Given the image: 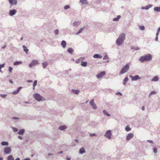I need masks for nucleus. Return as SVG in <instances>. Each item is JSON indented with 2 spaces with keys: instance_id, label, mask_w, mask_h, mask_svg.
Segmentation results:
<instances>
[{
  "instance_id": "f3484780",
  "label": "nucleus",
  "mask_w": 160,
  "mask_h": 160,
  "mask_svg": "<svg viewBox=\"0 0 160 160\" xmlns=\"http://www.w3.org/2000/svg\"><path fill=\"white\" fill-rule=\"evenodd\" d=\"M158 80V77L156 76L154 77L152 79V81H157Z\"/></svg>"
},
{
  "instance_id": "79ce46f5",
  "label": "nucleus",
  "mask_w": 160,
  "mask_h": 160,
  "mask_svg": "<svg viewBox=\"0 0 160 160\" xmlns=\"http://www.w3.org/2000/svg\"><path fill=\"white\" fill-rule=\"evenodd\" d=\"M153 152L154 153H156L157 152V149L156 148H154L153 149Z\"/></svg>"
},
{
  "instance_id": "37998d69",
  "label": "nucleus",
  "mask_w": 160,
  "mask_h": 160,
  "mask_svg": "<svg viewBox=\"0 0 160 160\" xmlns=\"http://www.w3.org/2000/svg\"><path fill=\"white\" fill-rule=\"evenodd\" d=\"M156 93V92L155 91H152L151 92L150 94H149V96L152 95Z\"/></svg>"
},
{
  "instance_id": "052dcab7",
  "label": "nucleus",
  "mask_w": 160,
  "mask_h": 160,
  "mask_svg": "<svg viewBox=\"0 0 160 160\" xmlns=\"http://www.w3.org/2000/svg\"><path fill=\"white\" fill-rule=\"evenodd\" d=\"M159 32H157L156 33V36H158V35L159 34Z\"/></svg>"
},
{
  "instance_id": "e2e57ef3",
  "label": "nucleus",
  "mask_w": 160,
  "mask_h": 160,
  "mask_svg": "<svg viewBox=\"0 0 160 160\" xmlns=\"http://www.w3.org/2000/svg\"><path fill=\"white\" fill-rule=\"evenodd\" d=\"M15 160H20V158H17Z\"/></svg>"
},
{
  "instance_id": "6e6d98bb",
  "label": "nucleus",
  "mask_w": 160,
  "mask_h": 160,
  "mask_svg": "<svg viewBox=\"0 0 160 160\" xmlns=\"http://www.w3.org/2000/svg\"><path fill=\"white\" fill-rule=\"evenodd\" d=\"M144 106L142 107L141 109L142 110H144Z\"/></svg>"
},
{
  "instance_id": "393cba45",
  "label": "nucleus",
  "mask_w": 160,
  "mask_h": 160,
  "mask_svg": "<svg viewBox=\"0 0 160 160\" xmlns=\"http://www.w3.org/2000/svg\"><path fill=\"white\" fill-rule=\"evenodd\" d=\"M1 144L2 146H8V143L7 142H2L1 143Z\"/></svg>"
},
{
  "instance_id": "5fc2aeb1",
  "label": "nucleus",
  "mask_w": 160,
  "mask_h": 160,
  "mask_svg": "<svg viewBox=\"0 0 160 160\" xmlns=\"http://www.w3.org/2000/svg\"><path fill=\"white\" fill-rule=\"evenodd\" d=\"M18 138L19 139H22V137L21 136H19L18 137Z\"/></svg>"
},
{
  "instance_id": "4468645a",
  "label": "nucleus",
  "mask_w": 160,
  "mask_h": 160,
  "mask_svg": "<svg viewBox=\"0 0 160 160\" xmlns=\"http://www.w3.org/2000/svg\"><path fill=\"white\" fill-rule=\"evenodd\" d=\"M93 57L95 58H102V56L98 54H95L94 55Z\"/></svg>"
},
{
  "instance_id": "f8f14e48",
  "label": "nucleus",
  "mask_w": 160,
  "mask_h": 160,
  "mask_svg": "<svg viewBox=\"0 0 160 160\" xmlns=\"http://www.w3.org/2000/svg\"><path fill=\"white\" fill-rule=\"evenodd\" d=\"M16 12V11L15 9L10 10L9 12V15L12 16L15 14Z\"/></svg>"
},
{
  "instance_id": "338daca9",
  "label": "nucleus",
  "mask_w": 160,
  "mask_h": 160,
  "mask_svg": "<svg viewBox=\"0 0 160 160\" xmlns=\"http://www.w3.org/2000/svg\"><path fill=\"white\" fill-rule=\"evenodd\" d=\"M62 152H62V151H61V152H58V153H62Z\"/></svg>"
},
{
  "instance_id": "aec40b11",
  "label": "nucleus",
  "mask_w": 160,
  "mask_h": 160,
  "mask_svg": "<svg viewBox=\"0 0 160 160\" xmlns=\"http://www.w3.org/2000/svg\"><path fill=\"white\" fill-rule=\"evenodd\" d=\"M121 17L120 15H119L117 16L116 18H114L113 19V21H118L119 18H120Z\"/></svg>"
},
{
  "instance_id": "a18cd8bd",
  "label": "nucleus",
  "mask_w": 160,
  "mask_h": 160,
  "mask_svg": "<svg viewBox=\"0 0 160 160\" xmlns=\"http://www.w3.org/2000/svg\"><path fill=\"white\" fill-rule=\"evenodd\" d=\"M18 92H19L18 91H17V90L16 91H15L13 92H12V94H17Z\"/></svg>"
},
{
  "instance_id": "a19ab883",
  "label": "nucleus",
  "mask_w": 160,
  "mask_h": 160,
  "mask_svg": "<svg viewBox=\"0 0 160 160\" xmlns=\"http://www.w3.org/2000/svg\"><path fill=\"white\" fill-rule=\"evenodd\" d=\"M70 8V7L69 5H66L65 7H64V9H68V8Z\"/></svg>"
},
{
  "instance_id": "bb28decb",
  "label": "nucleus",
  "mask_w": 160,
  "mask_h": 160,
  "mask_svg": "<svg viewBox=\"0 0 160 160\" xmlns=\"http://www.w3.org/2000/svg\"><path fill=\"white\" fill-rule=\"evenodd\" d=\"M103 112L105 115H107L108 116H110V115L108 114L105 110H104L103 111Z\"/></svg>"
},
{
  "instance_id": "e433bc0d",
  "label": "nucleus",
  "mask_w": 160,
  "mask_h": 160,
  "mask_svg": "<svg viewBox=\"0 0 160 160\" xmlns=\"http://www.w3.org/2000/svg\"><path fill=\"white\" fill-rule=\"evenodd\" d=\"M47 65V63L46 62H44L42 63L43 66L44 68L46 67Z\"/></svg>"
},
{
  "instance_id": "13d9d810",
  "label": "nucleus",
  "mask_w": 160,
  "mask_h": 160,
  "mask_svg": "<svg viewBox=\"0 0 160 160\" xmlns=\"http://www.w3.org/2000/svg\"><path fill=\"white\" fill-rule=\"evenodd\" d=\"M155 40L156 41H157L158 40V36H156V38H155Z\"/></svg>"
},
{
  "instance_id": "8fccbe9b",
  "label": "nucleus",
  "mask_w": 160,
  "mask_h": 160,
  "mask_svg": "<svg viewBox=\"0 0 160 160\" xmlns=\"http://www.w3.org/2000/svg\"><path fill=\"white\" fill-rule=\"evenodd\" d=\"M95 135H96L95 134H94V133H93V134L91 133L90 134V135L91 136H95Z\"/></svg>"
},
{
  "instance_id": "72a5a7b5",
  "label": "nucleus",
  "mask_w": 160,
  "mask_h": 160,
  "mask_svg": "<svg viewBox=\"0 0 160 160\" xmlns=\"http://www.w3.org/2000/svg\"><path fill=\"white\" fill-rule=\"evenodd\" d=\"M37 81L36 80H35L34 81V82L33 85V89H34V88H35V86L37 85Z\"/></svg>"
},
{
  "instance_id": "a878e982",
  "label": "nucleus",
  "mask_w": 160,
  "mask_h": 160,
  "mask_svg": "<svg viewBox=\"0 0 160 160\" xmlns=\"http://www.w3.org/2000/svg\"><path fill=\"white\" fill-rule=\"evenodd\" d=\"M23 48L24 51L25 52L27 53L28 52V50L27 49V48L25 46L23 45Z\"/></svg>"
},
{
  "instance_id": "864d4df0",
  "label": "nucleus",
  "mask_w": 160,
  "mask_h": 160,
  "mask_svg": "<svg viewBox=\"0 0 160 160\" xmlns=\"http://www.w3.org/2000/svg\"><path fill=\"white\" fill-rule=\"evenodd\" d=\"M117 95H122V94L120 92H118L116 93Z\"/></svg>"
},
{
  "instance_id": "ea45409f",
  "label": "nucleus",
  "mask_w": 160,
  "mask_h": 160,
  "mask_svg": "<svg viewBox=\"0 0 160 160\" xmlns=\"http://www.w3.org/2000/svg\"><path fill=\"white\" fill-rule=\"evenodd\" d=\"M54 32H55V34H56V35H57L58 34V33L59 32V30L58 29H56L54 31Z\"/></svg>"
},
{
  "instance_id": "dca6fc26",
  "label": "nucleus",
  "mask_w": 160,
  "mask_h": 160,
  "mask_svg": "<svg viewBox=\"0 0 160 160\" xmlns=\"http://www.w3.org/2000/svg\"><path fill=\"white\" fill-rule=\"evenodd\" d=\"M24 132V129H21L18 132V134L20 135H23Z\"/></svg>"
},
{
  "instance_id": "cd10ccee",
  "label": "nucleus",
  "mask_w": 160,
  "mask_h": 160,
  "mask_svg": "<svg viewBox=\"0 0 160 160\" xmlns=\"http://www.w3.org/2000/svg\"><path fill=\"white\" fill-rule=\"evenodd\" d=\"M22 63V62L21 61L16 62L14 63V65H18Z\"/></svg>"
},
{
  "instance_id": "ddd939ff",
  "label": "nucleus",
  "mask_w": 160,
  "mask_h": 160,
  "mask_svg": "<svg viewBox=\"0 0 160 160\" xmlns=\"http://www.w3.org/2000/svg\"><path fill=\"white\" fill-rule=\"evenodd\" d=\"M61 44L63 48H65L66 45V41L64 40L62 41L61 42Z\"/></svg>"
},
{
  "instance_id": "0eeeda50",
  "label": "nucleus",
  "mask_w": 160,
  "mask_h": 160,
  "mask_svg": "<svg viewBox=\"0 0 160 160\" xmlns=\"http://www.w3.org/2000/svg\"><path fill=\"white\" fill-rule=\"evenodd\" d=\"M38 62L37 60H34L32 61L31 63L29 64V66L30 67H31L32 66H35L38 64Z\"/></svg>"
},
{
  "instance_id": "c756f323",
  "label": "nucleus",
  "mask_w": 160,
  "mask_h": 160,
  "mask_svg": "<svg viewBox=\"0 0 160 160\" xmlns=\"http://www.w3.org/2000/svg\"><path fill=\"white\" fill-rule=\"evenodd\" d=\"M72 92L76 94H78L79 92V91L78 90H72Z\"/></svg>"
},
{
  "instance_id": "2eb2a0df",
  "label": "nucleus",
  "mask_w": 160,
  "mask_h": 160,
  "mask_svg": "<svg viewBox=\"0 0 160 160\" xmlns=\"http://www.w3.org/2000/svg\"><path fill=\"white\" fill-rule=\"evenodd\" d=\"M66 126L65 125H63V126H60L59 128V129L61 130H63L66 129Z\"/></svg>"
},
{
  "instance_id": "6e6552de",
  "label": "nucleus",
  "mask_w": 160,
  "mask_h": 160,
  "mask_svg": "<svg viewBox=\"0 0 160 160\" xmlns=\"http://www.w3.org/2000/svg\"><path fill=\"white\" fill-rule=\"evenodd\" d=\"M9 3L12 6L13 5H16L17 4V0H8Z\"/></svg>"
},
{
  "instance_id": "4be33fe9",
  "label": "nucleus",
  "mask_w": 160,
  "mask_h": 160,
  "mask_svg": "<svg viewBox=\"0 0 160 160\" xmlns=\"http://www.w3.org/2000/svg\"><path fill=\"white\" fill-rule=\"evenodd\" d=\"M139 78V76L138 75H136L134 77H132V80H137Z\"/></svg>"
},
{
  "instance_id": "473e14b6",
  "label": "nucleus",
  "mask_w": 160,
  "mask_h": 160,
  "mask_svg": "<svg viewBox=\"0 0 160 160\" xmlns=\"http://www.w3.org/2000/svg\"><path fill=\"white\" fill-rule=\"evenodd\" d=\"M132 49H134L136 50H138L139 49V48L138 47L133 46L131 48Z\"/></svg>"
},
{
  "instance_id": "de8ad7c7",
  "label": "nucleus",
  "mask_w": 160,
  "mask_h": 160,
  "mask_svg": "<svg viewBox=\"0 0 160 160\" xmlns=\"http://www.w3.org/2000/svg\"><path fill=\"white\" fill-rule=\"evenodd\" d=\"M0 95L2 98H3L6 97V95H5V94H1Z\"/></svg>"
},
{
  "instance_id": "f704fd0d",
  "label": "nucleus",
  "mask_w": 160,
  "mask_h": 160,
  "mask_svg": "<svg viewBox=\"0 0 160 160\" xmlns=\"http://www.w3.org/2000/svg\"><path fill=\"white\" fill-rule=\"evenodd\" d=\"M128 80V78L127 77L125 78L124 80L123 84H125L126 82Z\"/></svg>"
},
{
  "instance_id": "423d86ee",
  "label": "nucleus",
  "mask_w": 160,
  "mask_h": 160,
  "mask_svg": "<svg viewBox=\"0 0 160 160\" xmlns=\"http://www.w3.org/2000/svg\"><path fill=\"white\" fill-rule=\"evenodd\" d=\"M105 136L109 139H111V131L109 130L105 134Z\"/></svg>"
},
{
  "instance_id": "bf43d9fd",
  "label": "nucleus",
  "mask_w": 160,
  "mask_h": 160,
  "mask_svg": "<svg viewBox=\"0 0 160 160\" xmlns=\"http://www.w3.org/2000/svg\"><path fill=\"white\" fill-rule=\"evenodd\" d=\"M27 82H32V81L31 80H29L27 81Z\"/></svg>"
},
{
  "instance_id": "0e129e2a",
  "label": "nucleus",
  "mask_w": 160,
  "mask_h": 160,
  "mask_svg": "<svg viewBox=\"0 0 160 160\" xmlns=\"http://www.w3.org/2000/svg\"><path fill=\"white\" fill-rule=\"evenodd\" d=\"M67 160H70V158H67Z\"/></svg>"
},
{
  "instance_id": "c9c22d12",
  "label": "nucleus",
  "mask_w": 160,
  "mask_h": 160,
  "mask_svg": "<svg viewBox=\"0 0 160 160\" xmlns=\"http://www.w3.org/2000/svg\"><path fill=\"white\" fill-rule=\"evenodd\" d=\"M83 28H81L79 30V31L77 33V34H78L81 32H82Z\"/></svg>"
},
{
  "instance_id": "1a4fd4ad",
  "label": "nucleus",
  "mask_w": 160,
  "mask_h": 160,
  "mask_svg": "<svg viewBox=\"0 0 160 160\" xmlns=\"http://www.w3.org/2000/svg\"><path fill=\"white\" fill-rule=\"evenodd\" d=\"M90 103L94 109H96L97 108V106L94 102L93 99L91 100L90 102Z\"/></svg>"
},
{
  "instance_id": "412c9836",
  "label": "nucleus",
  "mask_w": 160,
  "mask_h": 160,
  "mask_svg": "<svg viewBox=\"0 0 160 160\" xmlns=\"http://www.w3.org/2000/svg\"><path fill=\"white\" fill-rule=\"evenodd\" d=\"M154 10L155 11L159 12L160 11V7H155L154 8Z\"/></svg>"
},
{
  "instance_id": "69168bd1",
  "label": "nucleus",
  "mask_w": 160,
  "mask_h": 160,
  "mask_svg": "<svg viewBox=\"0 0 160 160\" xmlns=\"http://www.w3.org/2000/svg\"><path fill=\"white\" fill-rule=\"evenodd\" d=\"M6 47V45H5L4 46H3L2 47V48H5Z\"/></svg>"
},
{
  "instance_id": "09e8293b",
  "label": "nucleus",
  "mask_w": 160,
  "mask_h": 160,
  "mask_svg": "<svg viewBox=\"0 0 160 160\" xmlns=\"http://www.w3.org/2000/svg\"><path fill=\"white\" fill-rule=\"evenodd\" d=\"M83 58H79V59H78V60H76V62L77 63H78V61L79 60H83Z\"/></svg>"
},
{
  "instance_id": "7c9ffc66",
  "label": "nucleus",
  "mask_w": 160,
  "mask_h": 160,
  "mask_svg": "<svg viewBox=\"0 0 160 160\" xmlns=\"http://www.w3.org/2000/svg\"><path fill=\"white\" fill-rule=\"evenodd\" d=\"M125 130L127 131H129L131 130V128L128 126H127L125 127Z\"/></svg>"
},
{
  "instance_id": "603ef678",
  "label": "nucleus",
  "mask_w": 160,
  "mask_h": 160,
  "mask_svg": "<svg viewBox=\"0 0 160 160\" xmlns=\"http://www.w3.org/2000/svg\"><path fill=\"white\" fill-rule=\"evenodd\" d=\"M21 88H22V87H19L17 89V91H18V92H19V91L21 89Z\"/></svg>"
},
{
  "instance_id": "39448f33",
  "label": "nucleus",
  "mask_w": 160,
  "mask_h": 160,
  "mask_svg": "<svg viewBox=\"0 0 160 160\" xmlns=\"http://www.w3.org/2000/svg\"><path fill=\"white\" fill-rule=\"evenodd\" d=\"M11 148L9 147H6L4 149V152L6 154L10 153L11 152Z\"/></svg>"
},
{
  "instance_id": "c85d7f7f",
  "label": "nucleus",
  "mask_w": 160,
  "mask_h": 160,
  "mask_svg": "<svg viewBox=\"0 0 160 160\" xmlns=\"http://www.w3.org/2000/svg\"><path fill=\"white\" fill-rule=\"evenodd\" d=\"M82 66L83 67H86L87 65V62H82L81 63Z\"/></svg>"
},
{
  "instance_id": "5701e85b",
  "label": "nucleus",
  "mask_w": 160,
  "mask_h": 160,
  "mask_svg": "<svg viewBox=\"0 0 160 160\" xmlns=\"http://www.w3.org/2000/svg\"><path fill=\"white\" fill-rule=\"evenodd\" d=\"M80 2L83 4H87V0H80Z\"/></svg>"
},
{
  "instance_id": "774afa93",
  "label": "nucleus",
  "mask_w": 160,
  "mask_h": 160,
  "mask_svg": "<svg viewBox=\"0 0 160 160\" xmlns=\"http://www.w3.org/2000/svg\"><path fill=\"white\" fill-rule=\"evenodd\" d=\"M3 158H0V160H2Z\"/></svg>"
},
{
  "instance_id": "4c0bfd02",
  "label": "nucleus",
  "mask_w": 160,
  "mask_h": 160,
  "mask_svg": "<svg viewBox=\"0 0 160 160\" xmlns=\"http://www.w3.org/2000/svg\"><path fill=\"white\" fill-rule=\"evenodd\" d=\"M5 64H2L0 65V72H1V69L4 67Z\"/></svg>"
},
{
  "instance_id": "2f4dec72",
  "label": "nucleus",
  "mask_w": 160,
  "mask_h": 160,
  "mask_svg": "<svg viewBox=\"0 0 160 160\" xmlns=\"http://www.w3.org/2000/svg\"><path fill=\"white\" fill-rule=\"evenodd\" d=\"M68 52L69 53H72L73 52V50L72 48H69L67 50Z\"/></svg>"
},
{
  "instance_id": "7ed1b4c3",
  "label": "nucleus",
  "mask_w": 160,
  "mask_h": 160,
  "mask_svg": "<svg viewBox=\"0 0 160 160\" xmlns=\"http://www.w3.org/2000/svg\"><path fill=\"white\" fill-rule=\"evenodd\" d=\"M129 69V66L127 64L125 65L121 69L120 72V74H122L127 72Z\"/></svg>"
},
{
  "instance_id": "9b49d317",
  "label": "nucleus",
  "mask_w": 160,
  "mask_h": 160,
  "mask_svg": "<svg viewBox=\"0 0 160 160\" xmlns=\"http://www.w3.org/2000/svg\"><path fill=\"white\" fill-rule=\"evenodd\" d=\"M133 137V134L132 133H129V134L127 137L126 140L128 141L131 138H132Z\"/></svg>"
},
{
  "instance_id": "b1692460",
  "label": "nucleus",
  "mask_w": 160,
  "mask_h": 160,
  "mask_svg": "<svg viewBox=\"0 0 160 160\" xmlns=\"http://www.w3.org/2000/svg\"><path fill=\"white\" fill-rule=\"evenodd\" d=\"M8 160H14V158L12 155H10L8 157Z\"/></svg>"
},
{
  "instance_id": "4d7b16f0",
  "label": "nucleus",
  "mask_w": 160,
  "mask_h": 160,
  "mask_svg": "<svg viewBox=\"0 0 160 160\" xmlns=\"http://www.w3.org/2000/svg\"><path fill=\"white\" fill-rule=\"evenodd\" d=\"M160 31V27H159L158 28V31H157V32H159Z\"/></svg>"
},
{
  "instance_id": "20e7f679",
  "label": "nucleus",
  "mask_w": 160,
  "mask_h": 160,
  "mask_svg": "<svg viewBox=\"0 0 160 160\" xmlns=\"http://www.w3.org/2000/svg\"><path fill=\"white\" fill-rule=\"evenodd\" d=\"M34 97L35 99L38 101H40L42 100V97L38 93L34 94Z\"/></svg>"
},
{
  "instance_id": "a211bd4d",
  "label": "nucleus",
  "mask_w": 160,
  "mask_h": 160,
  "mask_svg": "<svg viewBox=\"0 0 160 160\" xmlns=\"http://www.w3.org/2000/svg\"><path fill=\"white\" fill-rule=\"evenodd\" d=\"M108 57L107 55L105 56L103 58V60H105V62H108Z\"/></svg>"
},
{
  "instance_id": "c03bdc74",
  "label": "nucleus",
  "mask_w": 160,
  "mask_h": 160,
  "mask_svg": "<svg viewBox=\"0 0 160 160\" xmlns=\"http://www.w3.org/2000/svg\"><path fill=\"white\" fill-rule=\"evenodd\" d=\"M151 7V6L150 5H149L147 6L146 7L144 8L146 9H147Z\"/></svg>"
},
{
  "instance_id": "f257e3e1",
  "label": "nucleus",
  "mask_w": 160,
  "mask_h": 160,
  "mask_svg": "<svg viewBox=\"0 0 160 160\" xmlns=\"http://www.w3.org/2000/svg\"><path fill=\"white\" fill-rule=\"evenodd\" d=\"M125 35L124 33H122L120 35L116 41V43L118 45H120L122 43L125 39Z\"/></svg>"
},
{
  "instance_id": "49530a36",
  "label": "nucleus",
  "mask_w": 160,
  "mask_h": 160,
  "mask_svg": "<svg viewBox=\"0 0 160 160\" xmlns=\"http://www.w3.org/2000/svg\"><path fill=\"white\" fill-rule=\"evenodd\" d=\"M12 70V68L11 67H9V71L10 72H11Z\"/></svg>"
},
{
  "instance_id": "6ab92c4d",
  "label": "nucleus",
  "mask_w": 160,
  "mask_h": 160,
  "mask_svg": "<svg viewBox=\"0 0 160 160\" xmlns=\"http://www.w3.org/2000/svg\"><path fill=\"white\" fill-rule=\"evenodd\" d=\"M79 152L81 154H82L85 152L84 149L83 148H82L79 150Z\"/></svg>"
},
{
  "instance_id": "680f3d73",
  "label": "nucleus",
  "mask_w": 160,
  "mask_h": 160,
  "mask_svg": "<svg viewBox=\"0 0 160 160\" xmlns=\"http://www.w3.org/2000/svg\"><path fill=\"white\" fill-rule=\"evenodd\" d=\"M23 160H30V159L29 158H28L24 159Z\"/></svg>"
},
{
  "instance_id": "3c124183",
  "label": "nucleus",
  "mask_w": 160,
  "mask_h": 160,
  "mask_svg": "<svg viewBox=\"0 0 160 160\" xmlns=\"http://www.w3.org/2000/svg\"><path fill=\"white\" fill-rule=\"evenodd\" d=\"M78 23H79L78 22H75L73 23V24L75 26L76 25H77Z\"/></svg>"
},
{
  "instance_id": "9d476101",
  "label": "nucleus",
  "mask_w": 160,
  "mask_h": 160,
  "mask_svg": "<svg viewBox=\"0 0 160 160\" xmlns=\"http://www.w3.org/2000/svg\"><path fill=\"white\" fill-rule=\"evenodd\" d=\"M105 72L104 71L102 72H101L99 74H97V77L98 78H100L105 75Z\"/></svg>"
},
{
  "instance_id": "58836bf2",
  "label": "nucleus",
  "mask_w": 160,
  "mask_h": 160,
  "mask_svg": "<svg viewBox=\"0 0 160 160\" xmlns=\"http://www.w3.org/2000/svg\"><path fill=\"white\" fill-rule=\"evenodd\" d=\"M139 28L141 30H144V29H145V28L144 27V26H140L139 27Z\"/></svg>"
},
{
  "instance_id": "f03ea898",
  "label": "nucleus",
  "mask_w": 160,
  "mask_h": 160,
  "mask_svg": "<svg viewBox=\"0 0 160 160\" xmlns=\"http://www.w3.org/2000/svg\"><path fill=\"white\" fill-rule=\"evenodd\" d=\"M152 59V56L150 54H148L145 56L141 57L139 60L141 62H143L144 61H148L151 60Z\"/></svg>"
}]
</instances>
